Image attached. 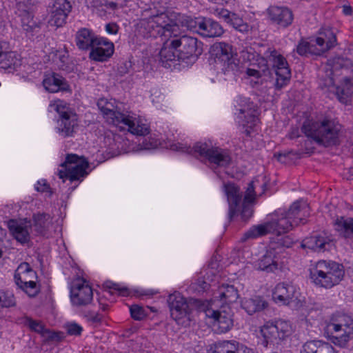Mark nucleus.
Segmentation results:
<instances>
[{"mask_svg":"<svg viewBox=\"0 0 353 353\" xmlns=\"http://www.w3.org/2000/svg\"><path fill=\"white\" fill-rule=\"evenodd\" d=\"M56 57L59 61V63H57L59 68L61 70H65L68 61V52L67 51H59L56 54Z\"/></svg>","mask_w":353,"mask_h":353,"instance_id":"8fccbe9b","label":"nucleus"},{"mask_svg":"<svg viewBox=\"0 0 353 353\" xmlns=\"http://www.w3.org/2000/svg\"><path fill=\"white\" fill-rule=\"evenodd\" d=\"M41 336L47 342L57 343L64 338V334L61 332H53L46 328Z\"/></svg>","mask_w":353,"mask_h":353,"instance_id":"79ce46f5","label":"nucleus"},{"mask_svg":"<svg viewBox=\"0 0 353 353\" xmlns=\"http://www.w3.org/2000/svg\"><path fill=\"white\" fill-rule=\"evenodd\" d=\"M205 307L203 312L205 316L213 320V325L217 327L219 332H227L232 327L233 320L230 312L215 310L208 301Z\"/></svg>","mask_w":353,"mask_h":353,"instance_id":"2eb2a0df","label":"nucleus"},{"mask_svg":"<svg viewBox=\"0 0 353 353\" xmlns=\"http://www.w3.org/2000/svg\"><path fill=\"white\" fill-rule=\"evenodd\" d=\"M292 243H293L292 240L288 236L285 237V239H283V245L285 247L289 248L291 246Z\"/></svg>","mask_w":353,"mask_h":353,"instance_id":"69168bd1","label":"nucleus"},{"mask_svg":"<svg viewBox=\"0 0 353 353\" xmlns=\"http://www.w3.org/2000/svg\"><path fill=\"white\" fill-rule=\"evenodd\" d=\"M232 20L230 23L236 30L245 32L249 30V26L245 23L242 18L239 17L236 13L232 15Z\"/></svg>","mask_w":353,"mask_h":353,"instance_id":"37998d69","label":"nucleus"},{"mask_svg":"<svg viewBox=\"0 0 353 353\" xmlns=\"http://www.w3.org/2000/svg\"><path fill=\"white\" fill-rule=\"evenodd\" d=\"M223 32L222 26L218 22L209 18H203L198 29V34L204 37H220Z\"/></svg>","mask_w":353,"mask_h":353,"instance_id":"2f4dec72","label":"nucleus"},{"mask_svg":"<svg viewBox=\"0 0 353 353\" xmlns=\"http://www.w3.org/2000/svg\"><path fill=\"white\" fill-rule=\"evenodd\" d=\"M35 189L38 192H46L48 194V196H51L50 188L49 185L46 183L45 180H42L41 181H38L37 184L35 186Z\"/></svg>","mask_w":353,"mask_h":353,"instance_id":"5fc2aeb1","label":"nucleus"},{"mask_svg":"<svg viewBox=\"0 0 353 353\" xmlns=\"http://www.w3.org/2000/svg\"><path fill=\"white\" fill-rule=\"evenodd\" d=\"M301 130L307 137L312 138L325 147L339 143L341 125L332 120L324 119L317 122L307 120L303 123Z\"/></svg>","mask_w":353,"mask_h":353,"instance_id":"20e7f679","label":"nucleus"},{"mask_svg":"<svg viewBox=\"0 0 353 353\" xmlns=\"http://www.w3.org/2000/svg\"><path fill=\"white\" fill-rule=\"evenodd\" d=\"M67 333L71 336H80L83 327L76 323H68L65 325Z\"/></svg>","mask_w":353,"mask_h":353,"instance_id":"09e8293b","label":"nucleus"},{"mask_svg":"<svg viewBox=\"0 0 353 353\" xmlns=\"http://www.w3.org/2000/svg\"><path fill=\"white\" fill-rule=\"evenodd\" d=\"M296 292V288L293 285L280 283L275 287L272 297L277 303L288 305L293 301Z\"/></svg>","mask_w":353,"mask_h":353,"instance_id":"a878e982","label":"nucleus"},{"mask_svg":"<svg viewBox=\"0 0 353 353\" xmlns=\"http://www.w3.org/2000/svg\"><path fill=\"white\" fill-rule=\"evenodd\" d=\"M269 61L272 62L276 79L275 87L281 90L288 84L291 77V72L285 58L274 49L269 48L264 53Z\"/></svg>","mask_w":353,"mask_h":353,"instance_id":"4468645a","label":"nucleus"},{"mask_svg":"<svg viewBox=\"0 0 353 353\" xmlns=\"http://www.w3.org/2000/svg\"><path fill=\"white\" fill-rule=\"evenodd\" d=\"M214 14L220 19H223L227 23H230L232 15L234 12H230L229 10L224 8H216L214 10Z\"/></svg>","mask_w":353,"mask_h":353,"instance_id":"de8ad7c7","label":"nucleus"},{"mask_svg":"<svg viewBox=\"0 0 353 353\" xmlns=\"http://www.w3.org/2000/svg\"><path fill=\"white\" fill-rule=\"evenodd\" d=\"M8 227L14 238L21 244L28 243L33 236L31 220L10 219L8 221Z\"/></svg>","mask_w":353,"mask_h":353,"instance_id":"f3484780","label":"nucleus"},{"mask_svg":"<svg viewBox=\"0 0 353 353\" xmlns=\"http://www.w3.org/2000/svg\"><path fill=\"white\" fill-rule=\"evenodd\" d=\"M328 339L334 345L346 347L353 339V318L345 313L336 312L327 323Z\"/></svg>","mask_w":353,"mask_h":353,"instance_id":"423d86ee","label":"nucleus"},{"mask_svg":"<svg viewBox=\"0 0 353 353\" xmlns=\"http://www.w3.org/2000/svg\"><path fill=\"white\" fill-rule=\"evenodd\" d=\"M20 65V59L10 50L8 43L0 41V68L14 70Z\"/></svg>","mask_w":353,"mask_h":353,"instance_id":"5701e85b","label":"nucleus"},{"mask_svg":"<svg viewBox=\"0 0 353 353\" xmlns=\"http://www.w3.org/2000/svg\"><path fill=\"white\" fill-rule=\"evenodd\" d=\"M320 341H310L306 342L303 345L304 353H317L318 344Z\"/></svg>","mask_w":353,"mask_h":353,"instance_id":"864d4df0","label":"nucleus"},{"mask_svg":"<svg viewBox=\"0 0 353 353\" xmlns=\"http://www.w3.org/2000/svg\"><path fill=\"white\" fill-rule=\"evenodd\" d=\"M280 248L270 246L265 253L256 262V269L266 272H274L280 267Z\"/></svg>","mask_w":353,"mask_h":353,"instance_id":"412c9836","label":"nucleus"},{"mask_svg":"<svg viewBox=\"0 0 353 353\" xmlns=\"http://www.w3.org/2000/svg\"><path fill=\"white\" fill-rule=\"evenodd\" d=\"M212 54L216 64L224 73L232 72L234 74L241 72L242 68L239 59L234 55L232 47L225 43H219L213 46Z\"/></svg>","mask_w":353,"mask_h":353,"instance_id":"1a4fd4ad","label":"nucleus"},{"mask_svg":"<svg viewBox=\"0 0 353 353\" xmlns=\"http://www.w3.org/2000/svg\"><path fill=\"white\" fill-rule=\"evenodd\" d=\"M23 323L31 331L37 332L42 336L46 327L41 321L34 320L30 317L26 316L23 319Z\"/></svg>","mask_w":353,"mask_h":353,"instance_id":"58836bf2","label":"nucleus"},{"mask_svg":"<svg viewBox=\"0 0 353 353\" xmlns=\"http://www.w3.org/2000/svg\"><path fill=\"white\" fill-rule=\"evenodd\" d=\"M28 263H21L15 270L14 279L21 276V275L28 274L30 271H32Z\"/></svg>","mask_w":353,"mask_h":353,"instance_id":"3c124183","label":"nucleus"},{"mask_svg":"<svg viewBox=\"0 0 353 353\" xmlns=\"http://www.w3.org/2000/svg\"><path fill=\"white\" fill-rule=\"evenodd\" d=\"M305 214H309V207L306 203H302L301 200H296L288 212L276 210L268 215L263 223L251 227L243 234L241 241L256 239L269 233L278 236L287 233L292 227L290 219L301 215L305 216Z\"/></svg>","mask_w":353,"mask_h":353,"instance_id":"f257e3e1","label":"nucleus"},{"mask_svg":"<svg viewBox=\"0 0 353 353\" xmlns=\"http://www.w3.org/2000/svg\"><path fill=\"white\" fill-rule=\"evenodd\" d=\"M105 287L111 290L110 293L112 294L117 292L121 296H128L129 294L128 289L126 287H121L119 283L109 281L105 283Z\"/></svg>","mask_w":353,"mask_h":353,"instance_id":"49530a36","label":"nucleus"},{"mask_svg":"<svg viewBox=\"0 0 353 353\" xmlns=\"http://www.w3.org/2000/svg\"><path fill=\"white\" fill-rule=\"evenodd\" d=\"M301 246L316 252H324L330 250L334 243L331 235L322 232L305 238L302 241Z\"/></svg>","mask_w":353,"mask_h":353,"instance_id":"dca6fc26","label":"nucleus"},{"mask_svg":"<svg viewBox=\"0 0 353 353\" xmlns=\"http://www.w3.org/2000/svg\"><path fill=\"white\" fill-rule=\"evenodd\" d=\"M345 270L342 264L334 261L320 260L310 270V279L315 285L330 289L338 285L344 278Z\"/></svg>","mask_w":353,"mask_h":353,"instance_id":"39448f33","label":"nucleus"},{"mask_svg":"<svg viewBox=\"0 0 353 353\" xmlns=\"http://www.w3.org/2000/svg\"><path fill=\"white\" fill-rule=\"evenodd\" d=\"M97 106L108 123L114 125L122 124L123 126L121 128L127 127L129 132L138 136H145L149 133V127L141 119L117 111L114 102L102 98L98 101Z\"/></svg>","mask_w":353,"mask_h":353,"instance_id":"7ed1b4c3","label":"nucleus"},{"mask_svg":"<svg viewBox=\"0 0 353 353\" xmlns=\"http://www.w3.org/2000/svg\"><path fill=\"white\" fill-rule=\"evenodd\" d=\"M347 173L350 174V176H347V179L348 180L353 179V168H350Z\"/></svg>","mask_w":353,"mask_h":353,"instance_id":"774afa93","label":"nucleus"},{"mask_svg":"<svg viewBox=\"0 0 353 353\" xmlns=\"http://www.w3.org/2000/svg\"><path fill=\"white\" fill-rule=\"evenodd\" d=\"M203 18L192 19L190 17H184L181 20V26L186 27L188 30L198 33L199 24L201 23Z\"/></svg>","mask_w":353,"mask_h":353,"instance_id":"a19ab883","label":"nucleus"},{"mask_svg":"<svg viewBox=\"0 0 353 353\" xmlns=\"http://www.w3.org/2000/svg\"><path fill=\"white\" fill-rule=\"evenodd\" d=\"M88 320L92 323H99L101 320V316L98 313L90 312L86 315Z\"/></svg>","mask_w":353,"mask_h":353,"instance_id":"13d9d810","label":"nucleus"},{"mask_svg":"<svg viewBox=\"0 0 353 353\" xmlns=\"http://www.w3.org/2000/svg\"><path fill=\"white\" fill-rule=\"evenodd\" d=\"M314 47V43H311L305 40H301L296 47V52L299 55L301 56L306 55L307 53L320 54L321 53H317L318 48L316 50H315Z\"/></svg>","mask_w":353,"mask_h":353,"instance_id":"ea45409f","label":"nucleus"},{"mask_svg":"<svg viewBox=\"0 0 353 353\" xmlns=\"http://www.w3.org/2000/svg\"><path fill=\"white\" fill-rule=\"evenodd\" d=\"M172 38L173 35H172V37H168L159 52L160 60L165 67L167 66L168 62L178 59L177 48L171 45Z\"/></svg>","mask_w":353,"mask_h":353,"instance_id":"c9c22d12","label":"nucleus"},{"mask_svg":"<svg viewBox=\"0 0 353 353\" xmlns=\"http://www.w3.org/2000/svg\"><path fill=\"white\" fill-rule=\"evenodd\" d=\"M14 305V300L12 296H7L6 294L0 296V306L8 307Z\"/></svg>","mask_w":353,"mask_h":353,"instance_id":"4d7b16f0","label":"nucleus"},{"mask_svg":"<svg viewBox=\"0 0 353 353\" xmlns=\"http://www.w3.org/2000/svg\"><path fill=\"white\" fill-rule=\"evenodd\" d=\"M256 200H228L229 219L241 215L243 219H249L253 212V206Z\"/></svg>","mask_w":353,"mask_h":353,"instance_id":"4be33fe9","label":"nucleus"},{"mask_svg":"<svg viewBox=\"0 0 353 353\" xmlns=\"http://www.w3.org/2000/svg\"><path fill=\"white\" fill-rule=\"evenodd\" d=\"M265 177H257L249 183L243 199H256L262 196L266 191Z\"/></svg>","mask_w":353,"mask_h":353,"instance_id":"473e14b6","label":"nucleus"},{"mask_svg":"<svg viewBox=\"0 0 353 353\" xmlns=\"http://www.w3.org/2000/svg\"><path fill=\"white\" fill-rule=\"evenodd\" d=\"M71 301L74 305H85L92 301V288L85 281L78 280L74 282L70 290Z\"/></svg>","mask_w":353,"mask_h":353,"instance_id":"6ab92c4d","label":"nucleus"},{"mask_svg":"<svg viewBox=\"0 0 353 353\" xmlns=\"http://www.w3.org/2000/svg\"><path fill=\"white\" fill-rule=\"evenodd\" d=\"M43 85L50 92H57L69 90V85L65 79L62 76L54 72L45 76L43 80Z\"/></svg>","mask_w":353,"mask_h":353,"instance_id":"c85d7f7f","label":"nucleus"},{"mask_svg":"<svg viewBox=\"0 0 353 353\" xmlns=\"http://www.w3.org/2000/svg\"><path fill=\"white\" fill-rule=\"evenodd\" d=\"M36 277L37 274L32 270L30 271L28 274L21 275V276L14 279V281L17 285L29 296H35L39 292V288L34 281V279Z\"/></svg>","mask_w":353,"mask_h":353,"instance_id":"bb28decb","label":"nucleus"},{"mask_svg":"<svg viewBox=\"0 0 353 353\" xmlns=\"http://www.w3.org/2000/svg\"><path fill=\"white\" fill-rule=\"evenodd\" d=\"M212 353H254L253 350L234 340L219 341Z\"/></svg>","mask_w":353,"mask_h":353,"instance_id":"c756f323","label":"nucleus"},{"mask_svg":"<svg viewBox=\"0 0 353 353\" xmlns=\"http://www.w3.org/2000/svg\"><path fill=\"white\" fill-rule=\"evenodd\" d=\"M246 74L250 77H254L256 78H259L261 77L260 72L252 68H248L246 70Z\"/></svg>","mask_w":353,"mask_h":353,"instance_id":"680f3d73","label":"nucleus"},{"mask_svg":"<svg viewBox=\"0 0 353 353\" xmlns=\"http://www.w3.org/2000/svg\"><path fill=\"white\" fill-rule=\"evenodd\" d=\"M22 26L24 30L27 32L33 31L36 28H38L37 23L32 19H30L29 16L23 18Z\"/></svg>","mask_w":353,"mask_h":353,"instance_id":"603ef678","label":"nucleus"},{"mask_svg":"<svg viewBox=\"0 0 353 353\" xmlns=\"http://www.w3.org/2000/svg\"><path fill=\"white\" fill-rule=\"evenodd\" d=\"M219 297L225 303L235 302L239 295L237 289L232 285L223 284L219 288Z\"/></svg>","mask_w":353,"mask_h":353,"instance_id":"e433bc0d","label":"nucleus"},{"mask_svg":"<svg viewBox=\"0 0 353 353\" xmlns=\"http://www.w3.org/2000/svg\"><path fill=\"white\" fill-rule=\"evenodd\" d=\"M72 6L67 0H57L52 5L50 12L48 23L56 28L62 27L66 22Z\"/></svg>","mask_w":353,"mask_h":353,"instance_id":"aec40b11","label":"nucleus"},{"mask_svg":"<svg viewBox=\"0 0 353 353\" xmlns=\"http://www.w3.org/2000/svg\"><path fill=\"white\" fill-rule=\"evenodd\" d=\"M268 12L271 21L281 27L287 28L293 21L292 12L286 7L272 6Z\"/></svg>","mask_w":353,"mask_h":353,"instance_id":"393cba45","label":"nucleus"},{"mask_svg":"<svg viewBox=\"0 0 353 353\" xmlns=\"http://www.w3.org/2000/svg\"><path fill=\"white\" fill-rule=\"evenodd\" d=\"M131 316L136 321H141L147 316V312L143 307L138 305H132L130 307Z\"/></svg>","mask_w":353,"mask_h":353,"instance_id":"a18cd8bd","label":"nucleus"},{"mask_svg":"<svg viewBox=\"0 0 353 353\" xmlns=\"http://www.w3.org/2000/svg\"><path fill=\"white\" fill-rule=\"evenodd\" d=\"M258 122V118L254 115V114H250L248 116V118L245 121V125L247 127V129L245 130V132L247 135L250 134V131L248 130V128L252 129L253 127H254Z\"/></svg>","mask_w":353,"mask_h":353,"instance_id":"6e6d98bb","label":"nucleus"},{"mask_svg":"<svg viewBox=\"0 0 353 353\" xmlns=\"http://www.w3.org/2000/svg\"><path fill=\"white\" fill-rule=\"evenodd\" d=\"M267 306L268 303L259 296H254L251 298H245L241 301L242 308L250 315L262 311Z\"/></svg>","mask_w":353,"mask_h":353,"instance_id":"72a5a7b5","label":"nucleus"},{"mask_svg":"<svg viewBox=\"0 0 353 353\" xmlns=\"http://www.w3.org/2000/svg\"><path fill=\"white\" fill-rule=\"evenodd\" d=\"M223 190L228 199H242L240 188L233 182L224 183Z\"/></svg>","mask_w":353,"mask_h":353,"instance_id":"4c0bfd02","label":"nucleus"},{"mask_svg":"<svg viewBox=\"0 0 353 353\" xmlns=\"http://www.w3.org/2000/svg\"><path fill=\"white\" fill-rule=\"evenodd\" d=\"M32 234L49 238L53 231L52 218L49 214L38 212L33 214L32 219Z\"/></svg>","mask_w":353,"mask_h":353,"instance_id":"a211bd4d","label":"nucleus"},{"mask_svg":"<svg viewBox=\"0 0 353 353\" xmlns=\"http://www.w3.org/2000/svg\"><path fill=\"white\" fill-rule=\"evenodd\" d=\"M102 37L97 36L91 30L81 28L76 34L77 46L82 50H88L97 45Z\"/></svg>","mask_w":353,"mask_h":353,"instance_id":"cd10ccee","label":"nucleus"},{"mask_svg":"<svg viewBox=\"0 0 353 353\" xmlns=\"http://www.w3.org/2000/svg\"><path fill=\"white\" fill-rule=\"evenodd\" d=\"M6 236V231L0 227V258L2 256V245L3 243V240Z\"/></svg>","mask_w":353,"mask_h":353,"instance_id":"052dcab7","label":"nucleus"},{"mask_svg":"<svg viewBox=\"0 0 353 353\" xmlns=\"http://www.w3.org/2000/svg\"><path fill=\"white\" fill-rule=\"evenodd\" d=\"M105 30L110 34H116L118 32L119 27L114 23H110L105 26Z\"/></svg>","mask_w":353,"mask_h":353,"instance_id":"bf43d9fd","label":"nucleus"},{"mask_svg":"<svg viewBox=\"0 0 353 353\" xmlns=\"http://www.w3.org/2000/svg\"><path fill=\"white\" fill-rule=\"evenodd\" d=\"M65 171L59 172V178H68L71 181H81L88 172L86 170L89 167L88 162L85 158H80L76 154H68L65 161L61 163Z\"/></svg>","mask_w":353,"mask_h":353,"instance_id":"f8f14e48","label":"nucleus"},{"mask_svg":"<svg viewBox=\"0 0 353 353\" xmlns=\"http://www.w3.org/2000/svg\"><path fill=\"white\" fill-rule=\"evenodd\" d=\"M114 51L113 43L102 38L97 45L92 48L90 52V58L97 61H105L112 57Z\"/></svg>","mask_w":353,"mask_h":353,"instance_id":"b1692460","label":"nucleus"},{"mask_svg":"<svg viewBox=\"0 0 353 353\" xmlns=\"http://www.w3.org/2000/svg\"><path fill=\"white\" fill-rule=\"evenodd\" d=\"M54 105L56 111L59 114V119L57 121V132L64 138L72 136L78 126L77 115L70 110L61 101H58Z\"/></svg>","mask_w":353,"mask_h":353,"instance_id":"ddd939ff","label":"nucleus"},{"mask_svg":"<svg viewBox=\"0 0 353 353\" xmlns=\"http://www.w3.org/2000/svg\"><path fill=\"white\" fill-rule=\"evenodd\" d=\"M299 130L297 128L293 129L289 134L290 139H292L299 137Z\"/></svg>","mask_w":353,"mask_h":353,"instance_id":"0e129e2a","label":"nucleus"},{"mask_svg":"<svg viewBox=\"0 0 353 353\" xmlns=\"http://www.w3.org/2000/svg\"><path fill=\"white\" fill-rule=\"evenodd\" d=\"M345 83L344 85V88L345 89V94L344 96H341L339 94V89L336 90V94L339 99V100L343 103H346L347 102V99L350 97L353 94V85L351 83L350 81L347 79L345 80Z\"/></svg>","mask_w":353,"mask_h":353,"instance_id":"c03bdc74","label":"nucleus"},{"mask_svg":"<svg viewBox=\"0 0 353 353\" xmlns=\"http://www.w3.org/2000/svg\"><path fill=\"white\" fill-rule=\"evenodd\" d=\"M352 12V9L351 6H343V12L345 15L351 14Z\"/></svg>","mask_w":353,"mask_h":353,"instance_id":"e2e57ef3","label":"nucleus"},{"mask_svg":"<svg viewBox=\"0 0 353 353\" xmlns=\"http://www.w3.org/2000/svg\"><path fill=\"white\" fill-rule=\"evenodd\" d=\"M177 35L173 34L171 45L177 48L178 59H197L203 53V43L194 37Z\"/></svg>","mask_w":353,"mask_h":353,"instance_id":"9d476101","label":"nucleus"},{"mask_svg":"<svg viewBox=\"0 0 353 353\" xmlns=\"http://www.w3.org/2000/svg\"><path fill=\"white\" fill-rule=\"evenodd\" d=\"M291 331V325L286 321L280 319L267 322L261 327V334L264 339L262 343L265 347L278 345L290 335Z\"/></svg>","mask_w":353,"mask_h":353,"instance_id":"9b49d317","label":"nucleus"},{"mask_svg":"<svg viewBox=\"0 0 353 353\" xmlns=\"http://www.w3.org/2000/svg\"><path fill=\"white\" fill-rule=\"evenodd\" d=\"M141 26L153 37H172V35L176 36L179 32V25L173 22L163 12L159 14L152 13L148 18L141 19Z\"/></svg>","mask_w":353,"mask_h":353,"instance_id":"6e6552de","label":"nucleus"},{"mask_svg":"<svg viewBox=\"0 0 353 353\" xmlns=\"http://www.w3.org/2000/svg\"><path fill=\"white\" fill-rule=\"evenodd\" d=\"M167 302L171 318L179 325L183 327L190 326L194 321L195 314L203 312L207 305V301L187 299L178 292L170 294Z\"/></svg>","mask_w":353,"mask_h":353,"instance_id":"f03ea898","label":"nucleus"},{"mask_svg":"<svg viewBox=\"0 0 353 353\" xmlns=\"http://www.w3.org/2000/svg\"><path fill=\"white\" fill-rule=\"evenodd\" d=\"M105 6L112 10H115L117 7V4L114 2H108L105 4Z\"/></svg>","mask_w":353,"mask_h":353,"instance_id":"338daca9","label":"nucleus"},{"mask_svg":"<svg viewBox=\"0 0 353 353\" xmlns=\"http://www.w3.org/2000/svg\"><path fill=\"white\" fill-rule=\"evenodd\" d=\"M314 41L319 47L317 53L321 54L335 46L336 38L333 30L327 27L320 30L319 37Z\"/></svg>","mask_w":353,"mask_h":353,"instance_id":"7c9ffc66","label":"nucleus"},{"mask_svg":"<svg viewBox=\"0 0 353 353\" xmlns=\"http://www.w3.org/2000/svg\"><path fill=\"white\" fill-rule=\"evenodd\" d=\"M165 147L173 151L205 157L210 163L219 166H227L231 161L227 151L219 148H209L206 143H197L193 148H190L180 143L172 142Z\"/></svg>","mask_w":353,"mask_h":353,"instance_id":"0eeeda50","label":"nucleus"},{"mask_svg":"<svg viewBox=\"0 0 353 353\" xmlns=\"http://www.w3.org/2000/svg\"><path fill=\"white\" fill-rule=\"evenodd\" d=\"M334 228L339 235L345 239L353 238V218L339 216L334 223Z\"/></svg>","mask_w":353,"mask_h":353,"instance_id":"f704fd0d","label":"nucleus"}]
</instances>
